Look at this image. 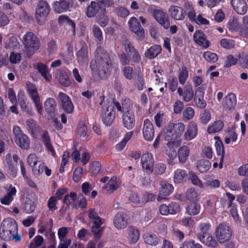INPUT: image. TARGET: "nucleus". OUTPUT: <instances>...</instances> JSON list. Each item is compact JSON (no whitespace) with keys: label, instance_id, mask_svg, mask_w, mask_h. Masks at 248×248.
<instances>
[{"label":"nucleus","instance_id":"16","mask_svg":"<svg viewBox=\"0 0 248 248\" xmlns=\"http://www.w3.org/2000/svg\"><path fill=\"white\" fill-rule=\"evenodd\" d=\"M142 134L143 138L147 141H151L154 139L155 134L154 125L148 119H146L144 121Z\"/></svg>","mask_w":248,"mask_h":248},{"label":"nucleus","instance_id":"42","mask_svg":"<svg viewBox=\"0 0 248 248\" xmlns=\"http://www.w3.org/2000/svg\"><path fill=\"white\" fill-rule=\"evenodd\" d=\"M19 45L17 38L14 36H11L5 42V48L6 49L13 50L18 47Z\"/></svg>","mask_w":248,"mask_h":248},{"label":"nucleus","instance_id":"25","mask_svg":"<svg viewBox=\"0 0 248 248\" xmlns=\"http://www.w3.org/2000/svg\"><path fill=\"white\" fill-rule=\"evenodd\" d=\"M1 228H4L8 230L12 233H17L18 231V226L16 221L13 218H6L3 220Z\"/></svg>","mask_w":248,"mask_h":248},{"label":"nucleus","instance_id":"35","mask_svg":"<svg viewBox=\"0 0 248 248\" xmlns=\"http://www.w3.org/2000/svg\"><path fill=\"white\" fill-rule=\"evenodd\" d=\"M199 228L200 232L197 234V236L199 240H201V239L202 240L204 237L210 234L208 232L211 228V224L209 223H201Z\"/></svg>","mask_w":248,"mask_h":248},{"label":"nucleus","instance_id":"58","mask_svg":"<svg viewBox=\"0 0 248 248\" xmlns=\"http://www.w3.org/2000/svg\"><path fill=\"white\" fill-rule=\"evenodd\" d=\"M169 214L175 215L180 211V206L178 203L172 202L168 205Z\"/></svg>","mask_w":248,"mask_h":248},{"label":"nucleus","instance_id":"4","mask_svg":"<svg viewBox=\"0 0 248 248\" xmlns=\"http://www.w3.org/2000/svg\"><path fill=\"white\" fill-rule=\"evenodd\" d=\"M22 41L28 57L32 56L40 48L39 39L31 31H28L24 35Z\"/></svg>","mask_w":248,"mask_h":248},{"label":"nucleus","instance_id":"23","mask_svg":"<svg viewBox=\"0 0 248 248\" xmlns=\"http://www.w3.org/2000/svg\"><path fill=\"white\" fill-rule=\"evenodd\" d=\"M160 185L159 195L157 198L158 201H159L160 197L162 198V196L167 197L169 196L173 190V186L172 185L166 181H161Z\"/></svg>","mask_w":248,"mask_h":248},{"label":"nucleus","instance_id":"33","mask_svg":"<svg viewBox=\"0 0 248 248\" xmlns=\"http://www.w3.org/2000/svg\"><path fill=\"white\" fill-rule=\"evenodd\" d=\"M162 48L160 45H154L145 51V56L149 59H153L158 56Z\"/></svg>","mask_w":248,"mask_h":248},{"label":"nucleus","instance_id":"53","mask_svg":"<svg viewBox=\"0 0 248 248\" xmlns=\"http://www.w3.org/2000/svg\"><path fill=\"white\" fill-rule=\"evenodd\" d=\"M97 2L100 7V10L104 14L106 13V8L111 7L114 5L113 0H98Z\"/></svg>","mask_w":248,"mask_h":248},{"label":"nucleus","instance_id":"54","mask_svg":"<svg viewBox=\"0 0 248 248\" xmlns=\"http://www.w3.org/2000/svg\"><path fill=\"white\" fill-rule=\"evenodd\" d=\"M194 19L190 20L192 23H196L199 25H208L209 21L206 18L203 17L201 15H199L197 17L196 12L194 8Z\"/></svg>","mask_w":248,"mask_h":248},{"label":"nucleus","instance_id":"7","mask_svg":"<svg viewBox=\"0 0 248 248\" xmlns=\"http://www.w3.org/2000/svg\"><path fill=\"white\" fill-rule=\"evenodd\" d=\"M232 235L231 228L226 224L221 223L216 229V236L220 244H223L228 242Z\"/></svg>","mask_w":248,"mask_h":248},{"label":"nucleus","instance_id":"50","mask_svg":"<svg viewBox=\"0 0 248 248\" xmlns=\"http://www.w3.org/2000/svg\"><path fill=\"white\" fill-rule=\"evenodd\" d=\"M203 57L208 62L214 63L218 60V56L215 53L210 51L204 52Z\"/></svg>","mask_w":248,"mask_h":248},{"label":"nucleus","instance_id":"27","mask_svg":"<svg viewBox=\"0 0 248 248\" xmlns=\"http://www.w3.org/2000/svg\"><path fill=\"white\" fill-rule=\"evenodd\" d=\"M204 92L201 87L198 88L194 97V101L198 108H204L206 106V103L203 99Z\"/></svg>","mask_w":248,"mask_h":248},{"label":"nucleus","instance_id":"59","mask_svg":"<svg viewBox=\"0 0 248 248\" xmlns=\"http://www.w3.org/2000/svg\"><path fill=\"white\" fill-rule=\"evenodd\" d=\"M58 200L55 199L54 196H51L47 201V207L49 210L52 212H54L58 209L57 203Z\"/></svg>","mask_w":248,"mask_h":248},{"label":"nucleus","instance_id":"21","mask_svg":"<svg viewBox=\"0 0 248 248\" xmlns=\"http://www.w3.org/2000/svg\"><path fill=\"white\" fill-rule=\"evenodd\" d=\"M231 4L236 13L240 15L245 14L248 10V5L245 0H232Z\"/></svg>","mask_w":248,"mask_h":248},{"label":"nucleus","instance_id":"48","mask_svg":"<svg viewBox=\"0 0 248 248\" xmlns=\"http://www.w3.org/2000/svg\"><path fill=\"white\" fill-rule=\"evenodd\" d=\"M211 167V163L208 160L202 159L197 162V168L200 172L204 173Z\"/></svg>","mask_w":248,"mask_h":248},{"label":"nucleus","instance_id":"40","mask_svg":"<svg viewBox=\"0 0 248 248\" xmlns=\"http://www.w3.org/2000/svg\"><path fill=\"white\" fill-rule=\"evenodd\" d=\"M92 31L97 45L101 46L103 41V32L101 29L97 25H94L92 28Z\"/></svg>","mask_w":248,"mask_h":248},{"label":"nucleus","instance_id":"49","mask_svg":"<svg viewBox=\"0 0 248 248\" xmlns=\"http://www.w3.org/2000/svg\"><path fill=\"white\" fill-rule=\"evenodd\" d=\"M188 77V71L187 68L185 66H183L180 69L178 74V79L180 84L184 85Z\"/></svg>","mask_w":248,"mask_h":248},{"label":"nucleus","instance_id":"3","mask_svg":"<svg viewBox=\"0 0 248 248\" xmlns=\"http://www.w3.org/2000/svg\"><path fill=\"white\" fill-rule=\"evenodd\" d=\"M185 129V124L182 122L170 123L164 130V139L168 141V144L172 143L181 138Z\"/></svg>","mask_w":248,"mask_h":248},{"label":"nucleus","instance_id":"20","mask_svg":"<svg viewBox=\"0 0 248 248\" xmlns=\"http://www.w3.org/2000/svg\"><path fill=\"white\" fill-rule=\"evenodd\" d=\"M104 219L100 217H98L97 219H93L91 220L93 223V225L91 228L92 232L94 235L95 238L99 239L102 237L103 230L100 229L101 225L104 223Z\"/></svg>","mask_w":248,"mask_h":248},{"label":"nucleus","instance_id":"30","mask_svg":"<svg viewBox=\"0 0 248 248\" xmlns=\"http://www.w3.org/2000/svg\"><path fill=\"white\" fill-rule=\"evenodd\" d=\"M58 22L60 26H63L64 24L69 25L71 28L72 35L74 36L76 35V23L68 16L61 15L58 17Z\"/></svg>","mask_w":248,"mask_h":248},{"label":"nucleus","instance_id":"45","mask_svg":"<svg viewBox=\"0 0 248 248\" xmlns=\"http://www.w3.org/2000/svg\"><path fill=\"white\" fill-rule=\"evenodd\" d=\"M202 243L210 248H215L217 247L218 243L216 239L211 234L204 237L203 239L200 240Z\"/></svg>","mask_w":248,"mask_h":248},{"label":"nucleus","instance_id":"37","mask_svg":"<svg viewBox=\"0 0 248 248\" xmlns=\"http://www.w3.org/2000/svg\"><path fill=\"white\" fill-rule=\"evenodd\" d=\"M58 78L60 84L64 87H69L71 84L67 73L64 70H61L59 71Z\"/></svg>","mask_w":248,"mask_h":248},{"label":"nucleus","instance_id":"14","mask_svg":"<svg viewBox=\"0 0 248 248\" xmlns=\"http://www.w3.org/2000/svg\"><path fill=\"white\" fill-rule=\"evenodd\" d=\"M193 40L199 46L203 48H208L210 45V42L207 39L206 34L202 30H196L193 34Z\"/></svg>","mask_w":248,"mask_h":248},{"label":"nucleus","instance_id":"52","mask_svg":"<svg viewBox=\"0 0 248 248\" xmlns=\"http://www.w3.org/2000/svg\"><path fill=\"white\" fill-rule=\"evenodd\" d=\"M124 76L125 78L131 80L134 76V69L132 66L129 65L125 66L122 69Z\"/></svg>","mask_w":248,"mask_h":248},{"label":"nucleus","instance_id":"64","mask_svg":"<svg viewBox=\"0 0 248 248\" xmlns=\"http://www.w3.org/2000/svg\"><path fill=\"white\" fill-rule=\"evenodd\" d=\"M239 63L243 68L248 69V53L242 54L239 58Z\"/></svg>","mask_w":248,"mask_h":248},{"label":"nucleus","instance_id":"22","mask_svg":"<svg viewBox=\"0 0 248 248\" xmlns=\"http://www.w3.org/2000/svg\"><path fill=\"white\" fill-rule=\"evenodd\" d=\"M125 217V215L121 212H118L115 215L113 218V224L117 229H123L126 227L127 221Z\"/></svg>","mask_w":248,"mask_h":248},{"label":"nucleus","instance_id":"51","mask_svg":"<svg viewBox=\"0 0 248 248\" xmlns=\"http://www.w3.org/2000/svg\"><path fill=\"white\" fill-rule=\"evenodd\" d=\"M27 129L28 131L32 135H35L37 131V127L35 121L32 119H30L26 121Z\"/></svg>","mask_w":248,"mask_h":248},{"label":"nucleus","instance_id":"13","mask_svg":"<svg viewBox=\"0 0 248 248\" xmlns=\"http://www.w3.org/2000/svg\"><path fill=\"white\" fill-rule=\"evenodd\" d=\"M154 16L156 21L164 29H168L170 26L168 15L161 10H155L154 11Z\"/></svg>","mask_w":248,"mask_h":248},{"label":"nucleus","instance_id":"28","mask_svg":"<svg viewBox=\"0 0 248 248\" xmlns=\"http://www.w3.org/2000/svg\"><path fill=\"white\" fill-rule=\"evenodd\" d=\"M197 134V125L194 122H191L187 126L184 134V139L186 140H190L196 137Z\"/></svg>","mask_w":248,"mask_h":248},{"label":"nucleus","instance_id":"46","mask_svg":"<svg viewBox=\"0 0 248 248\" xmlns=\"http://www.w3.org/2000/svg\"><path fill=\"white\" fill-rule=\"evenodd\" d=\"M42 141L45 144L46 149L50 152H54V148L50 141V138L48 132L45 131L42 135Z\"/></svg>","mask_w":248,"mask_h":248},{"label":"nucleus","instance_id":"38","mask_svg":"<svg viewBox=\"0 0 248 248\" xmlns=\"http://www.w3.org/2000/svg\"><path fill=\"white\" fill-rule=\"evenodd\" d=\"M119 186L116 177H112L105 185L104 188L108 193L111 194L117 190Z\"/></svg>","mask_w":248,"mask_h":248},{"label":"nucleus","instance_id":"1","mask_svg":"<svg viewBox=\"0 0 248 248\" xmlns=\"http://www.w3.org/2000/svg\"><path fill=\"white\" fill-rule=\"evenodd\" d=\"M115 55H110L105 50L100 48L97 51L94 63L91 62L90 67L93 74L98 75L99 78L103 79L110 74L114 67V58Z\"/></svg>","mask_w":248,"mask_h":248},{"label":"nucleus","instance_id":"44","mask_svg":"<svg viewBox=\"0 0 248 248\" xmlns=\"http://www.w3.org/2000/svg\"><path fill=\"white\" fill-rule=\"evenodd\" d=\"M189 149L186 146H183L179 149L178 151V156L179 160L181 163H185L189 155Z\"/></svg>","mask_w":248,"mask_h":248},{"label":"nucleus","instance_id":"43","mask_svg":"<svg viewBox=\"0 0 248 248\" xmlns=\"http://www.w3.org/2000/svg\"><path fill=\"white\" fill-rule=\"evenodd\" d=\"M224 126V123L219 120L215 121L211 125H209L207 128V132L210 133H215L220 131Z\"/></svg>","mask_w":248,"mask_h":248},{"label":"nucleus","instance_id":"11","mask_svg":"<svg viewBox=\"0 0 248 248\" xmlns=\"http://www.w3.org/2000/svg\"><path fill=\"white\" fill-rule=\"evenodd\" d=\"M140 163L142 170L148 174L154 171L155 159L153 155L150 153L143 154L141 157Z\"/></svg>","mask_w":248,"mask_h":248},{"label":"nucleus","instance_id":"26","mask_svg":"<svg viewBox=\"0 0 248 248\" xmlns=\"http://www.w3.org/2000/svg\"><path fill=\"white\" fill-rule=\"evenodd\" d=\"M236 103V98L233 93H229L224 98L222 106L225 109L231 110L234 108Z\"/></svg>","mask_w":248,"mask_h":248},{"label":"nucleus","instance_id":"56","mask_svg":"<svg viewBox=\"0 0 248 248\" xmlns=\"http://www.w3.org/2000/svg\"><path fill=\"white\" fill-rule=\"evenodd\" d=\"M180 248H202V246L196 243L194 240L185 241L181 245Z\"/></svg>","mask_w":248,"mask_h":248},{"label":"nucleus","instance_id":"2","mask_svg":"<svg viewBox=\"0 0 248 248\" xmlns=\"http://www.w3.org/2000/svg\"><path fill=\"white\" fill-rule=\"evenodd\" d=\"M170 16L174 20L183 21L187 15L190 20L194 19V7L192 4L186 2L184 8L177 5H171L168 10Z\"/></svg>","mask_w":248,"mask_h":248},{"label":"nucleus","instance_id":"57","mask_svg":"<svg viewBox=\"0 0 248 248\" xmlns=\"http://www.w3.org/2000/svg\"><path fill=\"white\" fill-rule=\"evenodd\" d=\"M200 120L202 124H207L211 120V114L209 110L204 109L201 112L200 115Z\"/></svg>","mask_w":248,"mask_h":248},{"label":"nucleus","instance_id":"15","mask_svg":"<svg viewBox=\"0 0 248 248\" xmlns=\"http://www.w3.org/2000/svg\"><path fill=\"white\" fill-rule=\"evenodd\" d=\"M128 24L131 31L139 38L142 39L144 37V30L137 18L132 17L129 19Z\"/></svg>","mask_w":248,"mask_h":248},{"label":"nucleus","instance_id":"9","mask_svg":"<svg viewBox=\"0 0 248 248\" xmlns=\"http://www.w3.org/2000/svg\"><path fill=\"white\" fill-rule=\"evenodd\" d=\"M26 87L27 93L33 100L38 113L42 115L43 114L42 105L35 85L31 82H28L26 83Z\"/></svg>","mask_w":248,"mask_h":248},{"label":"nucleus","instance_id":"8","mask_svg":"<svg viewBox=\"0 0 248 248\" xmlns=\"http://www.w3.org/2000/svg\"><path fill=\"white\" fill-rule=\"evenodd\" d=\"M49 12L50 7L48 3L46 1L39 0L36 11V18L38 24H44Z\"/></svg>","mask_w":248,"mask_h":248},{"label":"nucleus","instance_id":"36","mask_svg":"<svg viewBox=\"0 0 248 248\" xmlns=\"http://www.w3.org/2000/svg\"><path fill=\"white\" fill-rule=\"evenodd\" d=\"M100 10V7L97 2L92 1L90 4L88 6L86 11V15L88 17H94Z\"/></svg>","mask_w":248,"mask_h":248},{"label":"nucleus","instance_id":"61","mask_svg":"<svg viewBox=\"0 0 248 248\" xmlns=\"http://www.w3.org/2000/svg\"><path fill=\"white\" fill-rule=\"evenodd\" d=\"M35 208V206L31 200H28L26 201L24 205L23 209L27 213L30 214L33 212Z\"/></svg>","mask_w":248,"mask_h":248},{"label":"nucleus","instance_id":"5","mask_svg":"<svg viewBox=\"0 0 248 248\" xmlns=\"http://www.w3.org/2000/svg\"><path fill=\"white\" fill-rule=\"evenodd\" d=\"M115 115V108L112 104L107 103L104 106L102 107L101 118L106 126H109L112 124Z\"/></svg>","mask_w":248,"mask_h":248},{"label":"nucleus","instance_id":"34","mask_svg":"<svg viewBox=\"0 0 248 248\" xmlns=\"http://www.w3.org/2000/svg\"><path fill=\"white\" fill-rule=\"evenodd\" d=\"M200 210L201 205L196 202H192L188 203L186 207V213L191 216L199 214Z\"/></svg>","mask_w":248,"mask_h":248},{"label":"nucleus","instance_id":"41","mask_svg":"<svg viewBox=\"0 0 248 248\" xmlns=\"http://www.w3.org/2000/svg\"><path fill=\"white\" fill-rule=\"evenodd\" d=\"M143 237L145 243L150 245L156 246L159 241V239L155 234L147 232Z\"/></svg>","mask_w":248,"mask_h":248},{"label":"nucleus","instance_id":"29","mask_svg":"<svg viewBox=\"0 0 248 248\" xmlns=\"http://www.w3.org/2000/svg\"><path fill=\"white\" fill-rule=\"evenodd\" d=\"M78 62L80 63H86L88 62V50L87 45L84 44L80 49L77 52Z\"/></svg>","mask_w":248,"mask_h":248},{"label":"nucleus","instance_id":"24","mask_svg":"<svg viewBox=\"0 0 248 248\" xmlns=\"http://www.w3.org/2000/svg\"><path fill=\"white\" fill-rule=\"evenodd\" d=\"M36 69L46 81L50 82L52 80V78L51 75L46 65L42 62H37L36 63Z\"/></svg>","mask_w":248,"mask_h":248},{"label":"nucleus","instance_id":"32","mask_svg":"<svg viewBox=\"0 0 248 248\" xmlns=\"http://www.w3.org/2000/svg\"><path fill=\"white\" fill-rule=\"evenodd\" d=\"M215 146L216 149L217 158L219 159V167L221 169L223 167V162L224 157V147L223 142L221 140H218L215 142Z\"/></svg>","mask_w":248,"mask_h":248},{"label":"nucleus","instance_id":"31","mask_svg":"<svg viewBox=\"0 0 248 248\" xmlns=\"http://www.w3.org/2000/svg\"><path fill=\"white\" fill-rule=\"evenodd\" d=\"M5 161L8 169L9 174L13 178L16 177L18 169L16 165H15L12 161V155L10 153H8L5 156Z\"/></svg>","mask_w":248,"mask_h":248},{"label":"nucleus","instance_id":"60","mask_svg":"<svg viewBox=\"0 0 248 248\" xmlns=\"http://www.w3.org/2000/svg\"><path fill=\"white\" fill-rule=\"evenodd\" d=\"M38 163V166L35 165L32 168L33 173L35 175H39L42 173L45 169V164L43 162L39 161Z\"/></svg>","mask_w":248,"mask_h":248},{"label":"nucleus","instance_id":"47","mask_svg":"<svg viewBox=\"0 0 248 248\" xmlns=\"http://www.w3.org/2000/svg\"><path fill=\"white\" fill-rule=\"evenodd\" d=\"M128 241L130 244H135L140 238V232L138 229L130 228L128 232Z\"/></svg>","mask_w":248,"mask_h":248},{"label":"nucleus","instance_id":"12","mask_svg":"<svg viewBox=\"0 0 248 248\" xmlns=\"http://www.w3.org/2000/svg\"><path fill=\"white\" fill-rule=\"evenodd\" d=\"M122 123L124 127L128 130L132 129L135 127L136 119L134 112L132 109H127L123 112Z\"/></svg>","mask_w":248,"mask_h":248},{"label":"nucleus","instance_id":"6","mask_svg":"<svg viewBox=\"0 0 248 248\" xmlns=\"http://www.w3.org/2000/svg\"><path fill=\"white\" fill-rule=\"evenodd\" d=\"M16 144L22 149H28L30 147V141L26 135L23 133L20 127L15 125L13 128Z\"/></svg>","mask_w":248,"mask_h":248},{"label":"nucleus","instance_id":"62","mask_svg":"<svg viewBox=\"0 0 248 248\" xmlns=\"http://www.w3.org/2000/svg\"><path fill=\"white\" fill-rule=\"evenodd\" d=\"M82 172L83 169L81 167H78L75 169L73 175V180L75 182L78 183L80 181Z\"/></svg>","mask_w":248,"mask_h":248},{"label":"nucleus","instance_id":"63","mask_svg":"<svg viewBox=\"0 0 248 248\" xmlns=\"http://www.w3.org/2000/svg\"><path fill=\"white\" fill-rule=\"evenodd\" d=\"M12 233L5 229L4 228L0 229V237L1 239L4 241H8L11 240V237H12Z\"/></svg>","mask_w":248,"mask_h":248},{"label":"nucleus","instance_id":"17","mask_svg":"<svg viewBox=\"0 0 248 248\" xmlns=\"http://www.w3.org/2000/svg\"><path fill=\"white\" fill-rule=\"evenodd\" d=\"M44 108L48 118L54 117L57 115L58 112L57 103L54 98L51 97L47 98L44 103Z\"/></svg>","mask_w":248,"mask_h":248},{"label":"nucleus","instance_id":"55","mask_svg":"<svg viewBox=\"0 0 248 248\" xmlns=\"http://www.w3.org/2000/svg\"><path fill=\"white\" fill-rule=\"evenodd\" d=\"M101 164L99 161H94L91 164L90 171L92 176H95L100 172Z\"/></svg>","mask_w":248,"mask_h":248},{"label":"nucleus","instance_id":"19","mask_svg":"<svg viewBox=\"0 0 248 248\" xmlns=\"http://www.w3.org/2000/svg\"><path fill=\"white\" fill-rule=\"evenodd\" d=\"M71 7V0H59L55 1L53 4L54 11L59 14L67 11Z\"/></svg>","mask_w":248,"mask_h":248},{"label":"nucleus","instance_id":"39","mask_svg":"<svg viewBox=\"0 0 248 248\" xmlns=\"http://www.w3.org/2000/svg\"><path fill=\"white\" fill-rule=\"evenodd\" d=\"M187 176V174L185 170L178 169L175 170L174 172V182L178 184L182 183L184 181V179L186 178Z\"/></svg>","mask_w":248,"mask_h":248},{"label":"nucleus","instance_id":"10","mask_svg":"<svg viewBox=\"0 0 248 248\" xmlns=\"http://www.w3.org/2000/svg\"><path fill=\"white\" fill-rule=\"evenodd\" d=\"M58 101L61 108L66 114H71L73 113L74 106L71 98L68 95L63 92H60Z\"/></svg>","mask_w":248,"mask_h":248},{"label":"nucleus","instance_id":"18","mask_svg":"<svg viewBox=\"0 0 248 248\" xmlns=\"http://www.w3.org/2000/svg\"><path fill=\"white\" fill-rule=\"evenodd\" d=\"M177 93L180 96H183V100L185 102H189L194 98V92L191 85H186L184 89L179 87Z\"/></svg>","mask_w":248,"mask_h":248}]
</instances>
